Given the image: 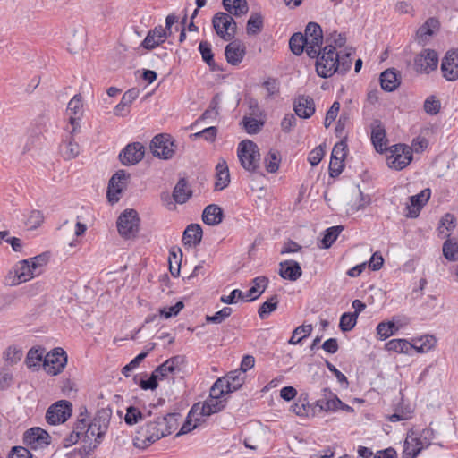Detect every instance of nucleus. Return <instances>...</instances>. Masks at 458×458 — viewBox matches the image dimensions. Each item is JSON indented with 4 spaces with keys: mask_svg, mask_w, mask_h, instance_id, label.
Returning a JSON list of instances; mask_svg holds the SVG:
<instances>
[{
    "mask_svg": "<svg viewBox=\"0 0 458 458\" xmlns=\"http://www.w3.org/2000/svg\"><path fill=\"white\" fill-rule=\"evenodd\" d=\"M289 47L296 55H301L304 50L306 51V40L304 35L301 32L294 33L289 40Z\"/></svg>",
    "mask_w": 458,
    "mask_h": 458,
    "instance_id": "42",
    "label": "nucleus"
},
{
    "mask_svg": "<svg viewBox=\"0 0 458 458\" xmlns=\"http://www.w3.org/2000/svg\"><path fill=\"white\" fill-rule=\"evenodd\" d=\"M357 314L344 313L340 318L339 327L343 332L352 330L357 322Z\"/></svg>",
    "mask_w": 458,
    "mask_h": 458,
    "instance_id": "54",
    "label": "nucleus"
},
{
    "mask_svg": "<svg viewBox=\"0 0 458 458\" xmlns=\"http://www.w3.org/2000/svg\"><path fill=\"white\" fill-rule=\"evenodd\" d=\"M72 414V404L68 401H58L46 412V420L51 425L64 423Z\"/></svg>",
    "mask_w": 458,
    "mask_h": 458,
    "instance_id": "11",
    "label": "nucleus"
},
{
    "mask_svg": "<svg viewBox=\"0 0 458 458\" xmlns=\"http://www.w3.org/2000/svg\"><path fill=\"white\" fill-rule=\"evenodd\" d=\"M224 408L222 400L213 399L208 397L202 404H194L189 412V417H194L199 415L200 418L204 419L205 416H210L214 413L220 411Z\"/></svg>",
    "mask_w": 458,
    "mask_h": 458,
    "instance_id": "16",
    "label": "nucleus"
},
{
    "mask_svg": "<svg viewBox=\"0 0 458 458\" xmlns=\"http://www.w3.org/2000/svg\"><path fill=\"white\" fill-rule=\"evenodd\" d=\"M205 420L200 418L199 415H195L194 417L190 418L187 417L186 421L183 423L182 428H180V431L176 434V437L187 434L191 432L192 429L197 428L198 425L204 422Z\"/></svg>",
    "mask_w": 458,
    "mask_h": 458,
    "instance_id": "52",
    "label": "nucleus"
},
{
    "mask_svg": "<svg viewBox=\"0 0 458 458\" xmlns=\"http://www.w3.org/2000/svg\"><path fill=\"white\" fill-rule=\"evenodd\" d=\"M281 161L280 153L277 150H269L264 158L266 169L268 173H276Z\"/></svg>",
    "mask_w": 458,
    "mask_h": 458,
    "instance_id": "46",
    "label": "nucleus"
},
{
    "mask_svg": "<svg viewBox=\"0 0 458 458\" xmlns=\"http://www.w3.org/2000/svg\"><path fill=\"white\" fill-rule=\"evenodd\" d=\"M191 196L186 179L181 178L174 186L172 198L178 204L185 203Z\"/></svg>",
    "mask_w": 458,
    "mask_h": 458,
    "instance_id": "32",
    "label": "nucleus"
},
{
    "mask_svg": "<svg viewBox=\"0 0 458 458\" xmlns=\"http://www.w3.org/2000/svg\"><path fill=\"white\" fill-rule=\"evenodd\" d=\"M438 64V55L435 50L424 49L414 58V68L418 72L429 73Z\"/></svg>",
    "mask_w": 458,
    "mask_h": 458,
    "instance_id": "14",
    "label": "nucleus"
},
{
    "mask_svg": "<svg viewBox=\"0 0 458 458\" xmlns=\"http://www.w3.org/2000/svg\"><path fill=\"white\" fill-rule=\"evenodd\" d=\"M130 174L124 170L117 171L110 179L107 190V198L110 202H117L119 195L126 189Z\"/></svg>",
    "mask_w": 458,
    "mask_h": 458,
    "instance_id": "12",
    "label": "nucleus"
},
{
    "mask_svg": "<svg viewBox=\"0 0 458 458\" xmlns=\"http://www.w3.org/2000/svg\"><path fill=\"white\" fill-rule=\"evenodd\" d=\"M45 349L41 347L31 348L26 357V365L30 369H38L44 361Z\"/></svg>",
    "mask_w": 458,
    "mask_h": 458,
    "instance_id": "38",
    "label": "nucleus"
},
{
    "mask_svg": "<svg viewBox=\"0 0 458 458\" xmlns=\"http://www.w3.org/2000/svg\"><path fill=\"white\" fill-rule=\"evenodd\" d=\"M291 410L293 413L300 417H308L310 413L311 406L307 397L301 396L297 403L292 405Z\"/></svg>",
    "mask_w": 458,
    "mask_h": 458,
    "instance_id": "50",
    "label": "nucleus"
},
{
    "mask_svg": "<svg viewBox=\"0 0 458 458\" xmlns=\"http://www.w3.org/2000/svg\"><path fill=\"white\" fill-rule=\"evenodd\" d=\"M339 404H342V401L336 396L332 399H321L316 402V407H318L319 411H335L338 410Z\"/></svg>",
    "mask_w": 458,
    "mask_h": 458,
    "instance_id": "53",
    "label": "nucleus"
},
{
    "mask_svg": "<svg viewBox=\"0 0 458 458\" xmlns=\"http://www.w3.org/2000/svg\"><path fill=\"white\" fill-rule=\"evenodd\" d=\"M430 198V190L425 189L421 191L419 194L413 195L410 197V204L407 205V214L406 216L409 217H417L420 214L421 208L428 202Z\"/></svg>",
    "mask_w": 458,
    "mask_h": 458,
    "instance_id": "22",
    "label": "nucleus"
},
{
    "mask_svg": "<svg viewBox=\"0 0 458 458\" xmlns=\"http://www.w3.org/2000/svg\"><path fill=\"white\" fill-rule=\"evenodd\" d=\"M381 88L388 92H392L400 84L397 73L394 70H386L380 75Z\"/></svg>",
    "mask_w": 458,
    "mask_h": 458,
    "instance_id": "36",
    "label": "nucleus"
},
{
    "mask_svg": "<svg viewBox=\"0 0 458 458\" xmlns=\"http://www.w3.org/2000/svg\"><path fill=\"white\" fill-rule=\"evenodd\" d=\"M293 109L300 118L308 119L315 113V103L310 96H298L293 103Z\"/></svg>",
    "mask_w": 458,
    "mask_h": 458,
    "instance_id": "20",
    "label": "nucleus"
},
{
    "mask_svg": "<svg viewBox=\"0 0 458 458\" xmlns=\"http://www.w3.org/2000/svg\"><path fill=\"white\" fill-rule=\"evenodd\" d=\"M44 220V216L39 210H33L26 220V225L30 229H36L38 227Z\"/></svg>",
    "mask_w": 458,
    "mask_h": 458,
    "instance_id": "63",
    "label": "nucleus"
},
{
    "mask_svg": "<svg viewBox=\"0 0 458 458\" xmlns=\"http://www.w3.org/2000/svg\"><path fill=\"white\" fill-rule=\"evenodd\" d=\"M67 356L62 348H55L53 352L47 353L44 357L43 367L47 373L57 375L65 367Z\"/></svg>",
    "mask_w": 458,
    "mask_h": 458,
    "instance_id": "10",
    "label": "nucleus"
},
{
    "mask_svg": "<svg viewBox=\"0 0 458 458\" xmlns=\"http://www.w3.org/2000/svg\"><path fill=\"white\" fill-rule=\"evenodd\" d=\"M182 253L180 248L173 247L169 251V270L173 276L176 277L180 274Z\"/></svg>",
    "mask_w": 458,
    "mask_h": 458,
    "instance_id": "39",
    "label": "nucleus"
},
{
    "mask_svg": "<svg viewBox=\"0 0 458 458\" xmlns=\"http://www.w3.org/2000/svg\"><path fill=\"white\" fill-rule=\"evenodd\" d=\"M346 155L347 143L344 140H341L334 146L331 157L335 158V160H344Z\"/></svg>",
    "mask_w": 458,
    "mask_h": 458,
    "instance_id": "62",
    "label": "nucleus"
},
{
    "mask_svg": "<svg viewBox=\"0 0 458 458\" xmlns=\"http://www.w3.org/2000/svg\"><path fill=\"white\" fill-rule=\"evenodd\" d=\"M371 141L377 152H384L386 148V130L382 123L376 120L371 124Z\"/></svg>",
    "mask_w": 458,
    "mask_h": 458,
    "instance_id": "25",
    "label": "nucleus"
},
{
    "mask_svg": "<svg viewBox=\"0 0 458 458\" xmlns=\"http://www.w3.org/2000/svg\"><path fill=\"white\" fill-rule=\"evenodd\" d=\"M223 209L216 205L210 204L207 206L202 214V220L208 225H217L223 221Z\"/></svg>",
    "mask_w": 458,
    "mask_h": 458,
    "instance_id": "30",
    "label": "nucleus"
},
{
    "mask_svg": "<svg viewBox=\"0 0 458 458\" xmlns=\"http://www.w3.org/2000/svg\"><path fill=\"white\" fill-rule=\"evenodd\" d=\"M139 216L134 209H126L117 219L119 233L127 239L134 237L139 231Z\"/></svg>",
    "mask_w": 458,
    "mask_h": 458,
    "instance_id": "8",
    "label": "nucleus"
},
{
    "mask_svg": "<svg viewBox=\"0 0 458 458\" xmlns=\"http://www.w3.org/2000/svg\"><path fill=\"white\" fill-rule=\"evenodd\" d=\"M8 458H32V454L23 446H13L9 453Z\"/></svg>",
    "mask_w": 458,
    "mask_h": 458,
    "instance_id": "64",
    "label": "nucleus"
},
{
    "mask_svg": "<svg viewBox=\"0 0 458 458\" xmlns=\"http://www.w3.org/2000/svg\"><path fill=\"white\" fill-rule=\"evenodd\" d=\"M386 350L399 353H409L413 345L405 339H392L386 344Z\"/></svg>",
    "mask_w": 458,
    "mask_h": 458,
    "instance_id": "40",
    "label": "nucleus"
},
{
    "mask_svg": "<svg viewBox=\"0 0 458 458\" xmlns=\"http://www.w3.org/2000/svg\"><path fill=\"white\" fill-rule=\"evenodd\" d=\"M224 8L234 16H242L246 14L249 6L246 0H223Z\"/></svg>",
    "mask_w": 458,
    "mask_h": 458,
    "instance_id": "37",
    "label": "nucleus"
},
{
    "mask_svg": "<svg viewBox=\"0 0 458 458\" xmlns=\"http://www.w3.org/2000/svg\"><path fill=\"white\" fill-rule=\"evenodd\" d=\"M47 255L45 253L28 259V261L30 262L36 276H38L41 273V268L47 264Z\"/></svg>",
    "mask_w": 458,
    "mask_h": 458,
    "instance_id": "59",
    "label": "nucleus"
},
{
    "mask_svg": "<svg viewBox=\"0 0 458 458\" xmlns=\"http://www.w3.org/2000/svg\"><path fill=\"white\" fill-rule=\"evenodd\" d=\"M259 156L258 146L251 140H242L239 144L238 157L245 170L255 172L259 167Z\"/></svg>",
    "mask_w": 458,
    "mask_h": 458,
    "instance_id": "4",
    "label": "nucleus"
},
{
    "mask_svg": "<svg viewBox=\"0 0 458 458\" xmlns=\"http://www.w3.org/2000/svg\"><path fill=\"white\" fill-rule=\"evenodd\" d=\"M443 76L450 81L458 79V49L448 51L442 60Z\"/></svg>",
    "mask_w": 458,
    "mask_h": 458,
    "instance_id": "18",
    "label": "nucleus"
},
{
    "mask_svg": "<svg viewBox=\"0 0 458 458\" xmlns=\"http://www.w3.org/2000/svg\"><path fill=\"white\" fill-rule=\"evenodd\" d=\"M61 154L65 159L75 158L80 153V146L77 142L72 140L65 141L61 145Z\"/></svg>",
    "mask_w": 458,
    "mask_h": 458,
    "instance_id": "49",
    "label": "nucleus"
},
{
    "mask_svg": "<svg viewBox=\"0 0 458 458\" xmlns=\"http://www.w3.org/2000/svg\"><path fill=\"white\" fill-rule=\"evenodd\" d=\"M424 447L420 437L408 435L403 444L402 458H416Z\"/></svg>",
    "mask_w": 458,
    "mask_h": 458,
    "instance_id": "27",
    "label": "nucleus"
},
{
    "mask_svg": "<svg viewBox=\"0 0 458 458\" xmlns=\"http://www.w3.org/2000/svg\"><path fill=\"white\" fill-rule=\"evenodd\" d=\"M311 332L312 326L310 324L297 327L293 332L292 337L289 340V344H297L301 343V341L309 336Z\"/></svg>",
    "mask_w": 458,
    "mask_h": 458,
    "instance_id": "48",
    "label": "nucleus"
},
{
    "mask_svg": "<svg viewBox=\"0 0 458 458\" xmlns=\"http://www.w3.org/2000/svg\"><path fill=\"white\" fill-rule=\"evenodd\" d=\"M202 228L198 224L189 225L183 232L182 242L185 246L195 247L201 242Z\"/></svg>",
    "mask_w": 458,
    "mask_h": 458,
    "instance_id": "29",
    "label": "nucleus"
},
{
    "mask_svg": "<svg viewBox=\"0 0 458 458\" xmlns=\"http://www.w3.org/2000/svg\"><path fill=\"white\" fill-rule=\"evenodd\" d=\"M139 90L137 89H131L127 90L118 105L114 109V113L115 115L122 116L124 114V112H128V108L131 104L138 98Z\"/></svg>",
    "mask_w": 458,
    "mask_h": 458,
    "instance_id": "33",
    "label": "nucleus"
},
{
    "mask_svg": "<svg viewBox=\"0 0 458 458\" xmlns=\"http://www.w3.org/2000/svg\"><path fill=\"white\" fill-rule=\"evenodd\" d=\"M244 373L240 369H236L229 372L225 377H221L220 379H224L225 381L224 385L227 390L231 393L238 390L244 382Z\"/></svg>",
    "mask_w": 458,
    "mask_h": 458,
    "instance_id": "35",
    "label": "nucleus"
},
{
    "mask_svg": "<svg viewBox=\"0 0 458 458\" xmlns=\"http://www.w3.org/2000/svg\"><path fill=\"white\" fill-rule=\"evenodd\" d=\"M443 254L450 261L458 260V240L447 239L443 244Z\"/></svg>",
    "mask_w": 458,
    "mask_h": 458,
    "instance_id": "44",
    "label": "nucleus"
},
{
    "mask_svg": "<svg viewBox=\"0 0 458 458\" xmlns=\"http://www.w3.org/2000/svg\"><path fill=\"white\" fill-rule=\"evenodd\" d=\"M263 27V17L259 13H251L247 22V33L256 35L261 31Z\"/></svg>",
    "mask_w": 458,
    "mask_h": 458,
    "instance_id": "47",
    "label": "nucleus"
},
{
    "mask_svg": "<svg viewBox=\"0 0 458 458\" xmlns=\"http://www.w3.org/2000/svg\"><path fill=\"white\" fill-rule=\"evenodd\" d=\"M245 47L239 41L230 42L225 49L226 61L232 65L239 64L245 55Z\"/></svg>",
    "mask_w": 458,
    "mask_h": 458,
    "instance_id": "24",
    "label": "nucleus"
},
{
    "mask_svg": "<svg viewBox=\"0 0 458 458\" xmlns=\"http://www.w3.org/2000/svg\"><path fill=\"white\" fill-rule=\"evenodd\" d=\"M145 154V148L140 142L128 144L120 153L119 157L124 165H131L139 163Z\"/></svg>",
    "mask_w": 458,
    "mask_h": 458,
    "instance_id": "17",
    "label": "nucleus"
},
{
    "mask_svg": "<svg viewBox=\"0 0 458 458\" xmlns=\"http://www.w3.org/2000/svg\"><path fill=\"white\" fill-rule=\"evenodd\" d=\"M83 114L82 97L80 94L75 95L68 103L66 116L72 126L70 133L72 135L80 131V121Z\"/></svg>",
    "mask_w": 458,
    "mask_h": 458,
    "instance_id": "13",
    "label": "nucleus"
},
{
    "mask_svg": "<svg viewBox=\"0 0 458 458\" xmlns=\"http://www.w3.org/2000/svg\"><path fill=\"white\" fill-rule=\"evenodd\" d=\"M199 51L201 54L203 61L210 67L212 71L216 70L214 61V55L211 49V44L208 41H201L199 45Z\"/></svg>",
    "mask_w": 458,
    "mask_h": 458,
    "instance_id": "43",
    "label": "nucleus"
},
{
    "mask_svg": "<svg viewBox=\"0 0 458 458\" xmlns=\"http://www.w3.org/2000/svg\"><path fill=\"white\" fill-rule=\"evenodd\" d=\"M302 274L300 264L294 260H285L280 263L279 275L290 281H296Z\"/></svg>",
    "mask_w": 458,
    "mask_h": 458,
    "instance_id": "28",
    "label": "nucleus"
},
{
    "mask_svg": "<svg viewBox=\"0 0 458 458\" xmlns=\"http://www.w3.org/2000/svg\"><path fill=\"white\" fill-rule=\"evenodd\" d=\"M49 434L41 428H32L24 434L23 441L31 449H43L50 444Z\"/></svg>",
    "mask_w": 458,
    "mask_h": 458,
    "instance_id": "15",
    "label": "nucleus"
},
{
    "mask_svg": "<svg viewBox=\"0 0 458 458\" xmlns=\"http://www.w3.org/2000/svg\"><path fill=\"white\" fill-rule=\"evenodd\" d=\"M21 357L22 351L16 346H9L4 352V360L11 364L17 363Z\"/></svg>",
    "mask_w": 458,
    "mask_h": 458,
    "instance_id": "58",
    "label": "nucleus"
},
{
    "mask_svg": "<svg viewBox=\"0 0 458 458\" xmlns=\"http://www.w3.org/2000/svg\"><path fill=\"white\" fill-rule=\"evenodd\" d=\"M343 229L344 227L341 225L327 228L324 233V236L321 240V244L319 245V247L323 249H328L329 247H331L335 241L337 239L338 235L343 231Z\"/></svg>",
    "mask_w": 458,
    "mask_h": 458,
    "instance_id": "41",
    "label": "nucleus"
},
{
    "mask_svg": "<svg viewBox=\"0 0 458 458\" xmlns=\"http://www.w3.org/2000/svg\"><path fill=\"white\" fill-rule=\"evenodd\" d=\"M242 123L244 130L249 134H256L259 132L264 125V123L262 121L248 116H244Z\"/></svg>",
    "mask_w": 458,
    "mask_h": 458,
    "instance_id": "51",
    "label": "nucleus"
},
{
    "mask_svg": "<svg viewBox=\"0 0 458 458\" xmlns=\"http://www.w3.org/2000/svg\"><path fill=\"white\" fill-rule=\"evenodd\" d=\"M278 303V296L276 294L271 296L259 307L258 310L259 318L261 319L267 318L271 314V312L276 310Z\"/></svg>",
    "mask_w": 458,
    "mask_h": 458,
    "instance_id": "45",
    "label": "nucleus"
},
{
    "mask_svg": "<svg viewBox=\"0 0 458 458\" xmlns=\"http://www.w3.org/2000/svg\"><path fill=\"white\" fill-rule=\"evenodd\" d=\"M439 22L435 18H429L417 30V38L420 43L425 44L428 38L431 37L436 30H438Z\"/></svg>",
    "mask_w": 458,
    "mask_h": 458,
    "instance_id": "31",
    "label": "nucleus"
},
{
    "mask_svg": "<svg viewBox=\"0 0 458 458\" xmlns=\"http://www.w3.org/2000/svg\"><path fill=\"white\" fill-rule=\"evenodd\" d=\"M178 413H168L146 422L136 431L133 445L145 449L160 438L170 435L178 426Z\"/></svg>",
    "mask_w": 458,
    "mask_h": 458,
    "instance_id": "1",
    "label": "nucleus"
},
{
    "mask_svg": "<svg viewBox=\"0 0 458 458\" xmlns=\"http://www.w3.org/2000/svg\"><path fill=\"white\" fill-rule=\"evenodd\" d=\"M225 382V381H224V379L218 378L210 388L208 397L221 400L225 394L231 393L229 390H227L225 385H224Z\"/></svg>",
    "mask_w": 458,
    "mask_h": 458,
    "instance_id": "56",
    "label": "nucleus"
},
{
    "mask_svg": "<svg viewBox=\"0 0 458 458\" xmlns=\"http://www.w3.org/2000/svg\"><path fill=\"white\" fill-rule=\"evenodd\" d=\"M352 52H345L342 55L338 54L337 72L344 73L352 67Z\"/></svg>",
    "mask_w": 458,
    "mask_h": 458,
    "instance_id": "60",
    "label": "nucleus"
},
{
    "mask_svg": "<svg viewBox=\"0 0 458 458\" xmlns=\"http://www.w3.org/2000/svg\"><path fill=\"white\" fill-rule=\"evenodd\" d=\"M412 160V148L405 144H396L390 148L387 165L397 171L405 168Z\"/></svg>",
    "mask_w": 458,
    "mask_h": 458,
    "instance_id": "7",
    "label": "nucleus"
},
{
    "mask_svg": "<svg viewBox=\"0 0 458 458\" xmlns=\"http://www.w3.org/2000/svg\"><path fill=\"white\" fill-rule=\"evenodd\" d=\"M268 284L266 276H258L252 280V285L245 294L246 301H254L265 291Z\"/></svg>",
    "mask_w": 458,
    "mask_h": 458,
    "instance_id": "34",
    "label": "nucleus"
},
{
    "mask_svg": "<svg viewBox=\"0 0 458 458\" xmlns=\"http://www.w3.org/2000/svg\"><path fill=\"white\" fill-rule=\"evenodd\" d=\"M168 34L162 26H157L150 30L145 39L142 41L141 46L147 50H152L165 41Z\"/></svg>",
    "mask_w": 458,
    "mask_h": 458,
    "instance_id": "23",
    "label": "nucleus"
},
{
    "mask_svg": "<svg viewBox=\"0 0 458 458\" xmlns=\"http://www.w3.org/2000/svg\"><path fill=\"white\" fill-rule=\"evenodd\" d=\"M216 34L225 41H231L236 34L237 24L233 18L226 13H217L212 20Z\"/></svg>",
    "mask_w": 458,
    "mask_h": 458,
    "instance_id": "6",
    "label": "nucleus"
},
{
    "mask_svg": "<svg viewBox=\"0 0 458 458\" xmlns=\"http://www.w3.org/2000/svg\"><path fill=\"white\" fill-rule=\"evenodd\" d=\"M184 357L181 355L174 356L161 365H159L157 369H155L154 372L157 375V377L161 379L167 377L168 374H174L181 371V367L184 363Z\"/></svg>",
    "mask_w": 458,
    "mask_h": 458,
    "instance_id": "21",
    "label": "nucleus"
},
{
    "mask_svg": "<svg viewBox=\"0 0 458 458\" xmlns=\"http://www.w3.org/2000/svg\"><path fill=\"white\" fill-rule=\"evenodd\" d=\"M232 313H233V309L232 308H230V307H224L222 310H220L219 311L216 312L214 315L207 316L206 317V321L208 323L220 324L225 319L229 318Z\"/></svg>",
    "mask_w": 458,
    "mask_h": 458,
    "instance_id": "55",
    "label": "nucleus"
},
{
    "mask_svg": "<svg viewBox=\"0 0 458 458\" xmlns=\"http://www.w3.org/2000/svg\"><path fill=\"white\" fill-rule=\"evenodd\" d=\"M184 304L182 301H178L174 305L170 307H164L159 310V314L165 318H170L175 317L183 309Z\"/></svg>",
    "mask_w": 458,
    "mask_h": 458,
    "instance_id": "61",
    "label": "nucleus"
},
{
    "mask_svg": "<svg viewBox=\"0 0 458 458\" xmlns=\"http://www.w3.org/2000/svg\"><path fill=\"white\" fill-rule=\"evenodd\" d=\"M306 54L310 58L319 55L323 43V31L317 22H309L305 28Z\"/></svg>",
    "mask_w": 458,
    "mask_h": 458,
    "instance_id": "5",
    "label": "nucleus"
},
{
    "mask_svg": "<svg viewBox=\"0 0 458 458\" xmlns=\"http://www.w3.org/2000/svg\"><path fill=\"white\" fill-rule=\"evenodd\" d=\"M230 183V173L227 163L225 159H220L216 165V182L215 191H223Z\"/></svg>",
    "mask_w": 458,
    "mask_h": 458,
    "instance_id": "26",
    "label": "nucleus"
},
{
    "mask_svg": "<svg viewBox=\"0 0 458 458\" xmlns=\"http://www.w3.org/2000/svg\"><path fill=\"white\" fill-rule=\"evenodd\" d=\"M150 149L153 156L162 159H170L174 155L175 145L170 135L158 134L151 140Z\"/></svg>",
    "mask_w": 458,
    "mask_h": 458,
    "instance_id": "9",
    "label": "nucleus"
},
{
    "mask_svg": "<svg viewBox=\"0 0 458 458\" xmlns=\"http://www.w3.org/2000/svg\"><path fill=\"white\" fill-rule=\"evenodd\" d=\"M112 411L108 408L98 410L93 420L88 425L86 437H96L95 441L100 443L109 427Z\"/></svg>",
    "mask_w": 458,
    "mask_h": 458,
    "instance_id": "3",
    "label": "nucleus"
},
{
    "mask_svg": "<svg viewBox=\"0 0 458 458\" xmlns=\"http://www.w3.org/2000/svg\"><path fill=\"white\" fill-rule=\"evenodd\" d=\"M314 58H317L316 72L319 77L329 78L337 72L338 53L333 45H326Z\"/></svg>",
    "mask_w": 458,
    "mask_h": 458,
    "instance_id": "2",
    "label": "nucleus"
},
{
    "mask_svg": "<svg viewBox=\"0 0 458 458\" xmlns=\"http://www.w3.org/2000/svg\"><path fill=\"white\" fill-rule=\"evenodd\" d=\"M14 274L13 279L10 281V284L13 285L20 284L21 283H25L34 276H37L34 271L32 270L30 262L28 259H23L17 263L13 267V271L10 272V275Z\"/></svg>",
    "mask_w": 458,
    "mask_h": 458,
    "instance_id": "19",
    "label": "nucleus"
},
{
    "mask_svg": "<svg viewBox=\"0 0 458 458\" xmlns=\"http://www.w3.org/2000/svg\"><path fill=\"white\" fill-rule=\"evenodd\" d=\"M142 418H143V414L138 408H136L134 406H130L126 410V414L124 416V421L128 425H134V424L138 423L140 420H142Z\"/></svg>",
    "mask_w": 458,
    "mask_h": 458,
    "instance_id": "57",
    "label": "nucleus"
}]
</instances>
